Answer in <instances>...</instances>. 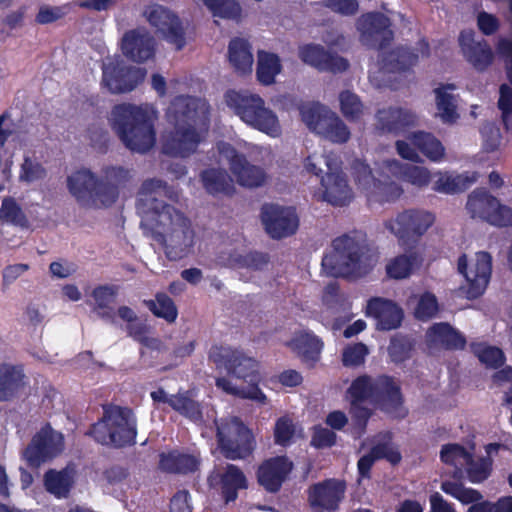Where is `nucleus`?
Listing matches in <instances>:
<instances>
[{
  "label": "nucleus",
  "instance_id": "obj_10",
  "mask_svg": "<svg viewBox=\"0 0 512 512\" xmlns=\"http://www.w3.org/2000/svg\"><path fill=\"white\" fill-rule=\"evenodd\" d=\"M466 209L474 219L497 227L512 226V208L501 204L486 188H476L469 194Z\"/></svg>",
  "mask_w": 512,
  "mask_h": 512
},
{
  "label": "nucleus",
  "instance_id": "obj_13",
  "mask_svg": "<svg viewBox=\"0 0 512 512\" xmlns=\"http://www.w3.org/2000/svg\"><path fill=\"white\" fill-rule=\"evenodd\" d=\"M357 30L362 44L377 51L390 46L394 39L390 18L378 11L362 14L357 20Z\"/></svg>",
  "mask_w": 512,
  "mask_h": 512
},
{
  "label": "nucleus",
  "instance_id": "obj_19",
  "mask_svg": "<svg viewBox=\"0 0 512 512\" xmlns=\"http://www.w3.org/2000/svg\"><path fill=\"white\" fill-rule=\"evenodd\" d=\"M261 220L267 234L273 239L293 235L299 226V219L293 207L266 203L261 208Z\"/></svg>",
  "mask_w": 512,
  "mask_h": 512
},
{
  "label": "nucleus",
  "instance_id": "obj_33",
  "mask_svg": "<svg viewBox=\"0 0 512 512\" xmlns=\"http://www.w3.org/2000/svg\"><path fill=\"white\" fill-rule=\"evenodd\" d=\"M200 181L206 192L212 196H231L235 192L233 179L221 168L204 169L200 173Z\"/></svg>",
  "mask_w": 512,
  "mask_h": 512
},
{
  "label": "nucleus",
  "instance_id": "obj_53",
  "mask_svg": "<svg viewBox=\"0 0 512 512\" xmlns=\"http://www.w3.org/2000/svg\"><path fill=\"white\" fill-rule=\"evenodd\" d=\"M440 488L444 493L454 497L462 504H470L482 499V495L478 490L466 488L460 482L442 481Z\"/></svg>",
  "mask_w": 512,
  "mask_h": 512
},
{
  "label": "nucleus",
  "instance_id": "obj_1",
  "mask_svg": "<svg viewBox=\"0 0 512 512\" xmlns=\"http://www.w3.org/2000/svg\"><path fill=\"white\" fill-rule=\"evenodd\" d=\"M167 187L160 179L145 180L139 189L136 207L143 214L141 228L150 230L153 239L164 247L167 258L177 261L186 257L193 247L194 231L184 213L157 198Z\"/></svg>",
  "mask_w": 512,
  "mask_h": 512
},
{
  "label": "nucleus",
  "instance_id": "obj_15",
  "mask_svg": "<svg viewBox=\"0 0 512 512\" xmlns=\"http://www.w3.org/2000/svg\"><path fill=\"white\" fill-rule=\"evenodd\" d=\"M63 445V435L47 424L32 437L23 456L30 467L38 468L58 456L63 450Z\"/></svg>",
  "mask_w": 512,
  "mask_h": 512
},
{
  "label": "nucleus",
  "instance_id": "obj_4",
  "mask_svg": "<svg viewBox=\"0 0 512 512\" xmlns=\"http://www.w3.org/2000/svg\"><path fill=\"white\" fill-rule=\"evenodd\" d=\"M157 117V111L149 104L120 103L112 108L110 122L126 148L143 154L156 143Z\"/></svg>",
  "mask_w": 512,
  "mask_h": 512
},
{
  "label": "nucleus",
  "instance_id": "obj_64",
  "mask_svg": "<svg viewBox=\"0 0 512 512\" xmlns=\"http://www.w3.org/2000/svg\"><path fill=\"white\" fill-rule=\"evenodd\" d=\"M412 267L413 260L410 256L399 255L387 265L386 271L391 278L403 279L410 275Z\"/></svg>",
  "mask_w": 512,
  "mask_h": 512
},
{
  "label": "nucleus",
  "instance_id": "obj_41",
  "mask_svg": "<svg viewBox=\"0 0 512 512\" xmlns=\"http://www.w3.org/2000/svg\"><path fill=\"white\" fill-rule=\"evenodd\" d=\"M144 305L157 318L174 323L178 317V308L174 300L164 292H157L155 299L144 300Z\"/></svg>",
  "mask_w": 512,
  "mask_h": 512
},
{
  "label": "nucleus",
  "instance_id": "obj_58",
  "mask_svg": "<svg viewBox=\"0 0 512 512\" xmlns=\"http://www.w3.org/2000/svg\"><path fill=\"white\" fill-rule=\"evenodd\" d=\"M498 108L504 128L512 131V88L508 84H502L499 88Z\"/></svg>",
  "mask_w": 512,
  "mask_h": 512
},
{
  "label": "nucleus",
  "instance_id": "obj_38",
  "mask_svg": "<svg viewBox=\"0 0 512 512\" xmlns=\"http://www.w3.org/2000/svg\"><path fill=\"white\" fill-rule=\"evenodd\" d=\"M402 194L403 189L397 183L375 179L366 196L369 203L385 204L395 202Z\"/></svg>",
  "mask_w": 512,
  "mask_h": 512
},
{
  "label": "nucleus",
  "instance_id": "obj_39",
  "mask_svg": "<svg viewBox=\"0 0 512 512\" xmlns=\"http://www.w3.org/2000/svg\"><path fill=\"white\" fill-rule=\"evenodd\" d=\"M453 84L438 87L434 90L436 95V108L438 115L443 123L453 124L459 119L457 112V101L454 95L445 91V89H454Z\"/></svg>",
  "mask_w": 512,
  "mask_h": 512
},
{
  "label": "nucleus",
  "instance_id": "obj_55",
  "mask_svg": "<svg viewBox=\"0 0 512 512\" xmlns=\"http://www.w3.org/2000/svg\"><path fill=\"white\" fill-rule=\"evenodd\" d=\"M126 330L128 335L142 346L150 349H158L160 341L157 338L149 337V326L145 322L134 321L127 324Z\"/></svg>",
  "mask_w": 512,
  "mask_h": 512
},
{
  "label": "nucleus",
  "instance_id": "obj_37",
  "mask_svg": "<svg viewBox=\"0 0 512 512\" xmlns=\"http://www.w3.org/2000/svg\"><path fill=\"white\" fill-rule=\"evenodd\" d=\"M24 374L21 368L10 364L0 365V401L10 400L22 386Z\"/></svg>",
  "mask_w": 512,
  "mask_h": 512
},
{
  "label": "nucleus",
  "instance_id": "obj_26",
  "mask_svg": "<svg viewBox=\"0 0 512 512\" xmlns=\"http://www.w3.org/2000/svg\"><path fill=\"white\" fill-rule=\"evenodd\" d=\"M121 50L129 60L143 63L154 57L155 40L145 29H131L122 37Z\"/></svg>",
  "mask_w": 512,
  "mask_h": 512
},
{
  "label": "nucleus",
  "instance_id": "obj_31",
  "mask_svg": "<svg viewBox=\"0 0 512 512\" xmlns=\"http://www.w3.org/2000/svg\"><path fill=\"white\" fill-rule=\"evenodd\" d=\"M221 496L226 504L238 498V492L248 488V480L244 472L235 464H227L218 473Z\"/></svg>",
  "mask_w": 512,
  "mask_h": 512
},
{
  "label": "nucleus",
  "instance_id": "obj_30",
  "mask_svg": "<svg viewBox=\"0 0 512 512\" xmlns=\"http://www.w3.org/2000/svg\"><path fill=\"white\" fill-rule=\"evenodd\" d=\"M377 128L382 132L398 134L415 124L416 116L399 107L379 109L376 114Z\"/></svg>",
  "mask_w": 512,
  "mask_h": 512
},
{
  "label": "nucleus",
  "instance_id": "obj_35",
  "mask_svg": "<svg viewBox=\"0 0 512 512\" xmlns=\"http://www.w3.org/2000/svg\"><path fill=\"white\" fill-rule=\"evenodd\" d=\"M386 167L404 181L418 187L427 186L430 182V172L424 167L402 164L395 159L386 161Z\"/></svg>",
  "mask_w": 512,
  "mask_h": 512
},
{
  "label": "nucleus",
  "instance_id": "obj_50",
  "mask_svg": "<svg viewBox=\"0 0 512 512\" xmlns=\"http://www.w3.org/2000/svg\"><path fill=\"white\" fill-rule=\"evenodd\" d=\"M214 17L240 21L242 8L236 0H203Z\"/></svg>",
  "mask_w": 512,
  "mask_h": 512
},
{
  "label": "nucleus",
  "instance_id": "obj_27",
  "mask_svg": "<svg viewBox=\"0 0 512 512\" xmlns=\"http://www.w3.org/2000/svg\"><path fill=\"white\" fill-rule=\"evenodd\" d=\"M366 314L376 320V328L380 331H390L401 326L404 312L394 301L373 297L368 300Z\"/></svg>",
  "mask_w": 512,
  "mask_h": 512
},
{
  "label": "nucleus",
  "instance_id": "obj_5",
  "mask_svg": "<svg viewBox=\"0 0 512 512\" xmlns=\"http://www.w3.org/2000/svg\"><path fill=\"white\" fill-rule=\"evenodd\" d=\"M333 251L323 256L321 265L333 277L360 278L371 270L366 235L359 231L343 234L332 241Z\"/></svg>",
  "mask_w": 512,
  "mask_h": 512
},
{
  "label": "nucleus",
  "instance_id": "obj_52",
  "mask_svg": "<svg viewBox=\"0 0 512 512\" xmlns=\"http://www.w3.org/2000/svg\"><path fill=\"white\" fill-rule=\"evenodd\" d=\"M414 343L412 340L402 334H396L390 339L388 346V355L395 364H401L411 358Z\"/></svg>",
  "mask_w": 512,
  "mask_h": 512
},
{
  "label": "nucleus",
  "instance_id": "obj_23",
  "mask_svg": "<svg viewBox=\"0 0 512 512\" xmlns=\"http://www.w3.org/2000/svg\"><path fill=\"white\" fill-rule=\"evenodd\" d=\"M404 398L400 384L393 376L377 375L373 379L372 404L388 414H396L402 408Z\"/></svg>",
  "mask_w": 512,
  "mask_h": 512
},
{
  "label": "nucleus",
  "instance_id": "obj_61",
  "mask_svg": "<svg viewBox=\"0 0 512 512\" xmlns=\"http://www.w3.org/2000/svg\"><path fill=\"white\" fill-rule=\"evenodd\" d=\"M368 353L367 346L362 342L348 345L343 350L342 363L345 367H358L365 362Z\"/></svg>",
  "mask_w": 512,
  "mask_h": 512
},
{
  "label": "nucleus",
  "instance_id": "obj_47",
  "mask_svg": "<svg viewBox=\"0 0 512 512\" xmlns=\"http://www.w3.org/2000/svg\"><path fill=\"white\" fill-rule=\"evenodd\" d=\"M117 294L115 286L100 285L93 289L92 297L95 300L94 310L97 314L106 320L114 318V310L110 304L114 301Z\"/></svg>",
  "mask_w": 512,
  "mask_h": 512
},
{
  "label": "nucleus",
  "instance_id": "obj_8",
  "mask_svg": "<svg viewBox=\"0 0 512 512\" xmlns=\"http://www.w3.org/2000/svg\"><path fill=\"white\" fill-rule=\"evenodd\" d=\"M218 447L224 458L242 460L252 455L256 447L255 437L240 418L215 420Z\"/></svg>",
  "mask_w": 512,
  "mask_h": 512
},
{
  "label": "nucleus",
  "instance_id": "obj_3",
  "mask_svg": "<svg viewBox=\"0 0 512 512\" xmlns=\"http://www.w3.org/2000/svg\"><path fill=\"white\" fill-rule=\"evenodd\" d=\"M130 177V171L123 167H105L101 179L90 170L83 169L68 176L67 186L69 192L84 207H110L119 197V188L124 187Z\"/></svg>",
  "mask_w": 512,
  "mask_h": 512
},
{
  "label": "nucleus",
  "instance_id": "obj_24",
  "mask_svg": "<svg viewBox=\"0 0 512 512\" xmlns=\"http://www.w3.org/2000/svg\"><path fill=\"white\" fill-rule=\"evenodd\" d=\"M299 58L320 72L342 73L349 68L346 58L326 50L319 44H306L299 48Z\"/></svg>",
  "mask_w": 512,
  "mask_h": 512
},
{
  "label": "nucleus",
  "instance_id": "obj_60",
  "mask_svg": "<svg viewBox=\"0 0 512 512\" xmlns=\"http://www.w3.org/2000/svg\"><path fill=\"white\" fill-rule=\"evenodd\" d=\"M438 309L436 296L430 292H425L417 303L415 317L421 321H427L436 316Z\"/></svg>",
  "mask_w": 512,
  "mask_h": 512
},
{
  "label": "nucleus",
  "instance_id": "obj_48",
  "mask_svg": "<svg viewBox=\"0 0 512 512\" xmlns=\"http://www.w3.org/2000/svg\"><path fill=\"white\" fill-rule=\"evenodd\" d=\"M470 350L488 368L498 369L506 360L505 354L500 348L485 343L472 342Z\"/></svg>",
  "mask_w": 512,
  "mask_h": 512
},
{
  "label": "nucleus",
  "instance_id": "obj_57",
  "mask_svg": "<svg viewBox=\"0 0 512 512\" xmlns=\"http://www.w3.org/2000/svg\"><path fill=\"white\" fill-rule=\"evenodd\" d=\"M351 173L358 188L367 193L375 181L370 166L360 159H355L351 165Z\"/></svg>",
  "mask_w": 512,
  "mask_h": 512
},
{
  "label": "nucleus",
  "instance_id": "obj_40",
  "mask_svg": "<svg viewBox=\"0 0 512 512\" xmlns=\"http://www.w3.org/2000/svg\"><path fill=\"white\" fill-rule=\"evenodd\" d=\"M170 407L192 422L197 423L203 419L201 404L191 398L190 391H179L177 394H173L170 399Z\"/></svg>",
  "mask_w": 512,
  "mask_h": 512
},
{
  "label": "nucleus",
  "instance_id": "obj_34",
  "mask_svg": "<svg viewBox=\"0 0 512 512\" xmlns=\"http://www.w3.org/2000/svg\"><path fill=\"white\" fill-rule=\"evenodd\" d=\"M228 58L237 73L241 75L251 73L253 54L251 45L247 40L238 37L233 38L228 46Z\"/></svg>",
  "mask_w": 512,
  "mask_h": 512
},
{
  "label": "nucleus",
  "instance_id": "obj_42",
  "mask_svg": "<svg viewBox=\"0 0 512 512\" xmlns=\"http://www.w3.org/2000/svg\"><path fill=\"white\" fill-rule=\"evenodd\" d=\"M279 57L274 53L260 52L256 68L257 80L263 85H271L275 82V77L281 71Z\"/></svg>",
  "mask_w": 512,
  "mask_h": 512
},
{
  "label": "nucleus",
  "instance_id": "obj_25",
  "mask_svg": "<svg viewBox=\"0 0 512 512\" xmlns=\"http://www.w3.org/2000/svg\"><path fill=\"white\" fill-rule=\"evenodd\" d=\"M417 52L408 46H397L382 59L383 66L389 72L400 73L410 70L418 62L419 57H428L430 55V45L425 38L416 43Z\"/></svg>",
  "mask_w": 512,
  "mask_h": 512
},
{
  "label": "nucleus",
  "instance_id": "obj_7",
  "mask_svg": "<svg viewBox=\"0 0 512 512\" xmlns=\"http://www.w3.org/2000/svg\"><path fill=\"white\" fill-rule=\"evenodd\" d=\"M227 106L248 126L270 137L280 136L282 129L276 113L266 106L258 94L228 90Z\"/></svg>",
  "mask_w": 512,
  "mask_h": 512
},
{
  "label": "nucleus",
  "instance_id": "obj_14",
  "mask_svg": "<svg viewBox=\"0 0 512 512\" xmlns=\"http://www.w3.org/2000/svg\"><path fill=\"white\" fill-rule=\"evenodd\" d=\"M146 74L145 68L127 65L122 60H113L102 66V84L112 94H123L137 88Z\"/></svg>",
  "mask_w": 512,
  "mask_h": 512
},
{
  "label": "nucleus",
  "instance_id": "obj_56",
  "mask_svg": "<svg viewBox=\"0 0 512 512\" xmlns=\"http://www.w3.org/2000/svg\"><path fill=\"white\" fill-rule=\"evenodd\" d=\"M297 347L301 350L302 356L311 361H317L323 348V342L313 334L305 333L297 339Z\"/></svg>",
  "mask_w": 512,
  "mask_h": 512
},
{
  "label": "nucleus",
  "instance_id": "obj_2",
  "mask_svg": "<svg viewBox=\"0 0 512 512\" xmlns=\"http://www.w3.org/2000/svg\"><path fill=\"white\" fill-rule=\"evenodd\" d=\"M173 129L161 138V151L171 157L187 158L194 154L210 126V105L205 99L178 95L166 112Z\"/></svg>",
  "mask_w": 512,
  "mask_h": 512
},
{
  "label": "nucleus",
  "instance_id": "obj_11",
  "mask_svg": "<svg viewBox=\"0 0 512 512\" xmlns=\"http://www.w3.org/2000/svg\"><path fill=\"white\" fill-rule=\"evenodd\" d=\"M209 360L217 367H224L229 375L244 380L247 385L259 383L257 361L237 349L214 345L209 351Z\"/></svg>",
  "mask_w": 512,
  "mask_h": 512
},
{
  "label": "nucleus",
  "instance_id": "obj_12",
  "mask_svg": "<svg viewBox=\"0 0 512 512\" xmlns=\"http://www.w3.org/2000/svg\"><path fill=\"white\" fill-rule=\"evenodd\" d=\"M327 167L325 176H321V186L323 188V200L333 206H345L353 198L352 189L348 184L346 175L341 169V160L333 153L323 157Z\"/></svg>",
  "mask_w": 512,
  "mask_h": 512
},
{
  "label": "nucleus",
  "instance_id": "obj_43",
  "mask_svg": "<svg viewBox=\"0 0 512 512\" xmlns=\"http://www.w3.org/2000/svg\"><path fill=\"white\" fill-rule=\"evenodd\" d=\"M72 485L73 478L66 469L61 471L49 469L44 474L45 489L58 498L66 497Z\"/></svg>",
  "mask_w": 512,
  "mask_h": 512
},
{
  "label": "nucleus",
  "instance_id": "obj_63",
  "mask_svg": "<svg viewBox=\"0 0 512 512\" xmlns=\"http://www.w3.org/2000/svg\"><path fill=\"white\" fill-rule=\"evenodd\" d=\"M295 434V427L292 420L286 416L277 419L274 427V442L277 445L286 447L291 443Z\"/></svg>",
  "mask_w": 512,
  "mask_h": 512
},
{
  "label": "nucleus",
  "instance_id": "obj_49",
  "mask_svg": "<svg viewBox=\"0 0 512 512\" xmlns=\"http://www.w3.org/2000/svg\"><path fill=\"white\" fill-rule=\"evenodd\" d=\"M464 464L467 479L471 483L478 484L487 480L491 475L493 460L489 456L475 459L470 453Z\"/></svg>",
  "mask_w": 512,
  "mask_h": 512
},
{
  "label": "nucleus",
  "instance_id": "obj_22",
  "mask_svg": "<svg viewBox=\"0 0 512 512\" xmlns=\"http://www.w3.org/2000/svg\"><path fill=\"white\" fill-rule=\"evenodd\" d=\"M148 22L157 29L163 38L181 50L185 44V33L179 17L169 9L155 5L146 11Z\"/></svg>",
  "mask_w": 512,
  "mask_h": 512
},
{
  "label": "nucleus",
  "instance_id": "obj_62",
  "mask_svg": "<svg viewBox=\"0 0 512 512\" xmlns=\"http://www.w3.org/2000/svg\"><path fill=\"white\" fill-rule=\"evenodd\" d=\"M470 452L460 444H445L440 451V459L447 465L457 466V464H464Z\"/></svg>",
  "mask_w": 512,
  "mask_h": 512
},
{
  "label": "nucleus",
  "instance_id": "obj_18",
  "mask_svg": "<svg viewBox=\"0 0 512 512\" xmlns=\"http://www.w3.org/2000/svg\"><path fill=\"white\" fill-rule=\"evenodd\" d=\"M219 150L227 159L229 169L240 186L258 188L266 183L267 173L264 168L251 164L246 156L231 144L223 143Z\"/></svg>",
  "mask_w": 512,
  "mask_h": 512
},
{
  "label": "nucleus",
  "instance_id": "obj_6",
  "mask_svg": "<svg viewBox=\"0 0 512 512\" xmlns=\"http://www.w3.org/2000/svg\"><path fill=\"white\" fill-rule=\"evenodd\" d=\"M86 435L104 446L123 448L134 445L137 422L132 409L121 406L104 408L103 416L90 426Z\"/></svg>",
  "mask_w": 512,
  "mask_h": 512
},
{
  "label": "nucleus",
  "instance_id": "obj_29",
  "mask_svg": "<svg viewBox=\"0 0 512 512\" xmlns=\"http://www.w3.org/2000/svg\"><path fill=\"white\" fill-rule=\"evenodd\" d=\"M426 343L430 348L441 347L448 351L463 350L466 337L447 322L434 323L426 332Z\"/></svg>",
  "mask_w": 512,
  "mask_h": 512
},
{
  "label": "nucleus",
  "instance_id": "obj_20",
  "mask_svg": "<svg viewBox=\"0 0 512 512\" xmlns=\"http://www.w3.org/2000/svg\"><path fill=\"white\" fill-rule=\"evenodd\" d=\"M344 481L325 479L309 486L307 500L313 512H335L345 496Z\"/></svg>",
  "mask_w": 512,
  "mask_h": 512
},
{
  "label": "nucleus",
  "instance_id": "obj_21",
  "mask_svg": "<svg viewBox=\"0 0 512 512\" xmlns=\"http://www.w3.org/2000/svg\"><path fill=\"white\" fill-rule=\"evenodd\" d=\"M293 468V462L285 455L265 459L256 470L257 482L266 492L277 493Z\"/></svg>",
  "mask_w": 512,
  "mask_h": 512
},
{
  "label": "nucleus",
  "instance_id": "obj_9",
  "mask_svg": "<svg viewBox=\"0 0 512 512\" xmlns=\"http://www.w3.org/2000/svg\"><path fill=\"white\" fill-rule=\"evenodd\" d=\"M300 115L310 131L332 143L344 144L351 137L350 129L344 121L324 105L319 103L302 105Z\"/></svg>",
  "mask_w": 512,
  "mask_h": 512
},
{
  "label": "nucleus",
  "instance_id": "obj_17",
  "mask_svg": "<svg viewBox=\"0 0 512 512\" xmlns=\"http://www.w3.org/2000/svg\"><path fill=\"white\" fill-rule=\"evenodd\" d=\"M457 270L467 281L466 294L469 299L480 297L486 290L492 273V256L486 251L476 253L473 267L468 270L466 254L458 258Z\"/></svg>",
  "mask_w": 512,
  "mask_h": 512
},
{
  "label": "nucleus",
  "instance_id": "obj_44",
  "mask_svg": "<svg viewBox=\"0 0 512 512\" xmlns=\"http://www.w3.org/2000/svg\"><path fill=\"white\" fill-rule=\"evenodd\" d=\"M0 221L21 229H28L30 227L27 215L13 197H5L2 200Z\"/></svg>",
  "mask_w": 512,
  "mask_h": 512
},
{
  "label": "nucleus",
  "instance_id": "obj_46",
  "mask_svg": "<svg viewBox=\"0 0 512 512\" xmlns=\"http://www.w3.org/2000/svg\"><path fill=\"white\" fill-rule=\"evenodd\" d=\"M216 386L218 388H221L223 391L227 392L228 394L243 398V399H250L254 400L261 404H266L267 397L262 392V390L259 388V385L257 383L249 384L246 386H234L232 383L224 378H217L216 379Z\"/></svg>",
  "mask_w": 512,
  "mask_h": 512
},
{
  "label": "nucleus",
  "instance_id": "obj_51",
  "mask_svg": "<svg viewBox=\"0 0 512 512\" xmlns=\"http://www.w3.org/2000/svg\"><path fill=\"white\" fill-rule=\"evenodd\" d=\"M340 111L349 122H358L364 114V105L360 97L350 90L339 94Z\"/></svg>",
  "mask_w": 512,
  "mask_h": 512
},
{
  "label": "nucleus",
  "instance_id": "obj_54",
  "mask_svg": "<svg viewBox=\"0 0 512 512\" xmlns=\"http://www.w3.org/2000/svg\"><path fill=\"white\" fill-rule=\"evenodd\" d=\"M473 182L474 179H469L468 177H463L461 175L456 177L441 176L434 183L433 189L437 192L453 194L466 190Z\"/></svg>",
  "mask_w": 512,
  "mask_h": 512
},
{
  "label": "nucleus",
  "instance_id": "obj_16",
  "mask_svg": "<svg viewBox=\"0 0 512 512\" xmlns=\"http://www.w3.org/2000/svg\"><path fill=\"white\" fill-rule=\"evenodd\" d=\"M435 215L424 209H407L394 219L385 221V227L400 240H417L434 224Z\"/></svg>",
  "mask_w": 512,
  "mask_h": 512
},
{
  "label": "nucleus",
  "instance_id": "obj_59",
  "mask_svg": "<svg viewBox=\"0 0 512 512\" xmlns=\"http://www.w3.org/2000/svg\"><path fill=\"white\" fill-rule=\"evenodd\" d=\"M234 262L240 268L259 271L264 269L269 263V255L263 252L250 251L246 254L237 255L234 258Z\"/></svg>",
  "mask_w": 512,
  "mask_h": 512
},
{
  "label": "nucleus",
  "instance_id": "obj_32",
  "mask_svg": "<svg viewBox=\"0 0 512 512\" xmlns=\"http://www.w3.org/2000/svg\"><path fill=\"white\" fill-rule=\"evenodd\" d=\"M200 461L194 455L172 450L159 455V468L172 474H189L198 470Z\"/></svg>",
  "mask_w": 512,
  "mask_h": 512
},
{
  "label": "nucleus",
  "instance_id": "obj_45",
  "mask_svg": "<svg viewBox=\"0 0 512 512\" xmlns=\"http://www.w3.org/2000/svg\"><path fill=\"white\" fill-rule=\"evenodd\" d=\"M373 379L374 377L363 374L352 380L346 391V397L350 405L362 404L365 401L373 400Z\"/></svg>",
  "mask_w": 512,
  "mask_h": 512
},
{
  "label": "nucleus",
  "instance_id": "obj_36",
  "mask_svg": "<svg viewBox=\"0 0 512 512\" xmlns=\"http://www.w3.org/2000/svg\"><path fill=\"white\" fill-rule=\"evenodd\" d=\"M412 144L432 162H440L445 156V148L433 134L417 131L410 137Z\"/></svg>",
  "mask_w": 512,
  "mask_h": 512
},
{
  "label": "nucleus",
  "instance_id": "obj_28",
  "mask_svg": "<svg viewBox=\"0 0 512 512\" xmlns=\"http://www.w3.org/2000/svg\"><path fill=\"white\" fill-rule=\"evenodd\" d=\"M459 44L468 62L478 71H484L493 61V52L482 39L475 41L473 30H463L459 35Z\"/></svg>",
  "mask_w": 512,
  "mask_h": 512
}]
</instances>
